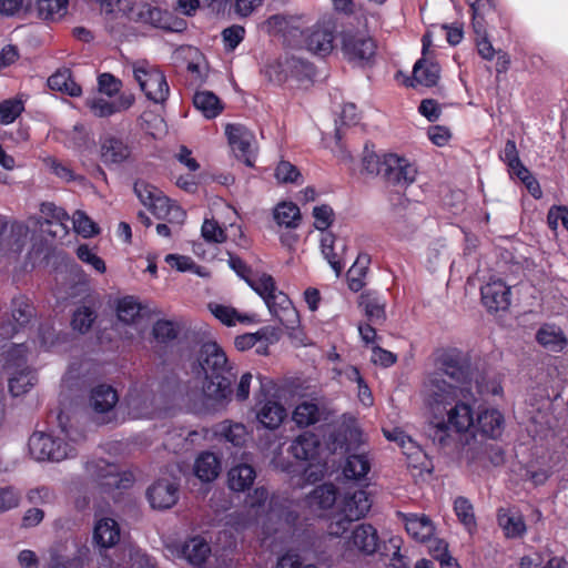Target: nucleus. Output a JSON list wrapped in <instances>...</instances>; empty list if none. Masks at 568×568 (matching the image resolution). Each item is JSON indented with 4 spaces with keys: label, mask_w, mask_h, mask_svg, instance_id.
<instances>
[{
    "label": "nucleus",
    "mask_w": 568,
    "mask_h": 568,
    "mask_svg": "<svg viewBox=\"0 0 568 568\" xmlns=\"http://www.w3.org/2000/svg\"><path fill=\"white\" fill-rule=\"evenodd\" d=\"M192 368L196 374L204 375L202 393L205 399L214 404L230 400L236 371L215 342H207L201 346Z\"/></svg>",
    "instance_id": "nucleus-1"
},
{
    "label": "nucleus",
    "mask_w": 568,
    "mask_h": 568,
    "mask_svg": "<svg viewBox=\"0 0 568 568\" xmlns=\"http://www.w3.org/2000/svg\"><path fill=\"white\" fill-rule=\"evenodd\" d=\"M63 437L42 432L33 433L29 438L30 455L38 462L59 463L77 456L74 443L84 439V434L77 429L61 428Z\"/></svg>",
    "instance_id": "nucleus-2"
},
{
    "label": "nucleus",
    "mask_w": 568,
    "mask_h": 568,
    "mask_svg": "<svg viewBox=\"0 0 568 568\" xmlns=\"http://www.w3.org/2000/svg\"><path fill=\"white\" fill-rule=\"evenodd\" d=\"M420 396L429 410L434 414H443L459 398L473 399L474 392L469 386H460L447 381L440 373L429 372L423 379Z\"/></svg>",
    "instance_id": "nucleus-3"
},
{
    "label": "nucleus",
    "mask_w": 568,
    "mask_h": 568,
    "mask_svg": "<svg viewBox=\"0 0 568 568\" xmlns=\"http://www.w3.org/2000/svg\"><path fill=\"white\" fill-rule=\"evenodd\" d=\"M433 361L435 366L433 373H440L444 378L447 377L460 386H469L471 392L474 390L477 382L468 353L457 347H442L433 353ZM476 387L478 388V385Z\"/></svg>",
    "instance_id": "nucleus-4"
},
{
    "label": "nucleus",
    "mask_w": 568,
    "mask_h": 568,
    "mask_svg": "<svg viewBox=\"0 0 568 568\" xmlns=\"http://www.w3.org/2000/svg\"><path fill=\"white\" fill-rule=\"evenodd\" d=\"M27 352L24 343L12 344L6 352L3 368L12 396L26 394L37 382L36 372L27 365Z\"/></svg>",
    "instance_id": "nucleus-5"
},
{
    "label": "nucleus",
    "mask_w": 568,
    "mask_h": 568,
    "mask_svg": "<svg viewBox=\"0 0 568 568\" xmlns=\"http://www.w3.org/2000/svg\"><path fill=\"white\" fill-rule=\"evenodd\" d=\"M133 77L146 99L154 103H163L170 94L166 78L158 65L149 61H136L132 65Z\"/></svg>",
    "instance_id": "nucleus-6"
},
{
    "label": "nucleus",
    "mask_w": 568,
    "mask_h": 568,
    "mask_svg": "<svg viewBox=\"0 0 568 568\" xmlns=\"http://www.w3.org/2000/svg\"><path fill=\"white\" fill-rule=\"evenodd\" d=\"M381 546L377 529L371 524H358L351 531L344 541V551L342 557L346 561H353L356 554L363 556H372L376 552L381 554Z\"/></svg>",
    "instance_id": "nucleus-7"
},
{
    "label": "nucleus",
    "mask_w": 568,
    "mask_h": 568,
    "mask_svg": "<svg viewBox=\"0 0 568 568\" xmlns=\"http://www.w3.org/2000/svg\"><path fill=\"white\" fill-rule=\"evenodd\" d=\"M85 474L103 490L125 489L133 483L130 473H120L119 466L104 459H92L85 463Z\"/></svg>",
    "instance_id": "nucleus-8"
},
{
    "label": "nucleus",
    "mask_w": 568,
    "mask_h": 568,
    "mask_svg": "<svg viewBox=\"0 0 568 568\" xmlns=\"http://www.w3.org/2000/svg\"><path fill=\"white\" fill-rule=\"evenodd\" d=\"M335 29L333 17L324 16L311 28L304 30L301 45L314 54L325 57L334 48Z\"/></svg>",
    "instance_id": "nucleus-9"
},
{
    "label": "nucleus",
    "mask_w": 568,
    "mask_h": 568,
    "mask_svg": "<svg viewBox=\"0 0 568 568\" xmlns=\"http://www.w3.org/2000/svg\"><path fill=\"white\" fill-rule=\"evenodd\" d=\"M371 506L368 494L363 489L345 495L341 505V518L331 523L329 534L339 536L345 532L349 523L363 518Z\"/></svg>",
    "instance_id": "nucleus-10"
},
{
    "label": "nucleus",
    "mask_w": 568,
    "mask_h": 568,
    "mask_svg": "<svg viewBox=\"0 0 568 568\" xmlns=\"http://www.w3.org/2000/svg\"><path fill=\"white\" fill-rule=\"evenodd\" d=\"M375 40L362 31H347L342 37V52L348 62L361 67L369 65L376 54Z\"/></svg>",
    "instance_id": "nucleus-11"
},
{
    "label": "nucleus",
    "mask_w": 568,
    "mask_h": 568,
    "mask_svg": "<svg viewBox=\"0 0 568 568\" xmlns=\"http://www.w3.org/2000/svg\"><path fill=\"white\" fill-rule=\"evenodd\" d=\"M305 24L304 16L273 14L263 23L271 36L281 37L291 47H301Z\"/></svg>",
    "instance_id": "nucleus-12"
},
{
    "label": "nucleus",
    "mask_w": 568,
    "mask_h": 568,
    "mask_svg": "<svg viewBox=\"0 0 568 568\" xmlns=\"http://www.w3.org/2000/svg\"><path fill=\"white\" fill-rule=\"evenodd\" d=\"M225 134L236 159L243 161L247 166H252L255 159L253 132L242 124H227Z\"/></svg>",
    "instance_id": "nucleus-13"
},
{
    "label": "nucleus",
    "mask_w": 568,
    "mask_h": 568,
    "mask_svg": "<svg viewBox=\"0 0 568 568\" xmlns=\"http://www.w3.org/2000/svg\"><path fill=\"white\" fill-rule=\"evenodd\" d=\"M166 549L174 558L184 559L194 567H202L211 556V546L201 536H193L181 544H171Z\"/></svg>",
    "instance_id": "nucleus-14"
},
{
    "label": "nucleus",
    "mask_w": 568,
    "mask_h": 568,
    "mask_svg": "<svg viewBox=\"0 0 568 568\" xmlns=\"http://www.w3.org/2000/svg\"><path fill=\"white\" fill-rule=\"evenodd\" d=\"M100 159L108 166L125 163L132 155V146L128 140L120 135L105 133L99 139Z\"/></svg>",
    "instance_id": "nucleus-15"
},
{
    "label": "nucleus",
    "mask_w": 568,
    "mask_h": 568,
    "mask_svg": "<svg viewBox=\"0 0 568 568\" xmlns=\"http://www.w3.org/2000/svg\"><path fill=\"white\" fill-rule=\"evenodd\" d=\"M384 165L382 178L392 185L407 186L415 181L417 170L405 158L396 154H384Z\"/></svg>",
    "instance_id": "nucleus-16"
},
{
    "label": "nucleus",
    "mask_w": 568,
    "mask_h": 568,
    "mask_svg": "<svg viewBox=\"0 0 568 568\" xmlns=\"http://www.w3.org/2000/svg\"><path fill=\"white\" fill-rule=\"evenodd\" d=\"M118 400L116 390L110 385L100 384L91 389L90 407L97 415L98 423L106 424L112 420Z\"/></svg>",
    "instance_id": "nucleus-17"
},
{
    "label": "nucleus",
    "mask_w": 568,
    "mask_h": 568,
    "mask_svg": "<svg viewBox=\"0 0 568 568\" xmlns=\"http://www.w3.org/2000/svg\"><path fill=\"white\" fill-rule=\"evenodd\" d=\"M265 304L280 323L290 331H294L300 324V315L288 296L275 290L265 301Z\"/></svg>",
    "instance_id": "nucleus-18"
},
{
    "label": "nucleus",
    "mask_w": 568,
    "mask_h": 568,
    "mask_svg": "<svg viewBox=\"0 0 568 568\" xmlns=\"http://www.w3.org/2000/svg\"><path fill=\"white\" fill-rule=\"evenodd\" d=\"M34 316V308L26 296L14 297L11 302V317L0 325V334L12 337L19 328L24 327Z\"/></svg>",
    "instance_id": "nucleus-19"
},
{
    "label": "nucleus",
    "mask_w": 568,
    "mask_h": 568,
    "mask_svg": "<svg viewBox=\"0 0 568 568\" xmlns=\"http://www.w3.org/2000/svg\"><path fill=\"white\" fill-rule=\"evenodd\" d=\"M179 484L174 479L161 478L146 490V497L156 509H169L179 498Z\"/></svg>",
    "instance_id": "nucleus-20"
},
{
    "label": "nucleus",
    "mask_w": 568,
    "mask_h": 568,
    "mask_svg": "<svg viewBox=\"0 0 568 568\" xmlns=\"http://www.w3.org/2000/svg\"><path fill=\"white\" fill-rule=\"evenodd\" d=\"M256 419L266 429H277L287 416L286 408L275 399L256 400Z\"/></svg>",
    "instance_id": "nucleus-21"
},
{
    "label": "nucleus",
    "mask_w": 568,
    "mask_h": 568,
    "mask_svg": "<svg viewBox=\"0 0 568 568\" xmlns=\"http://www.w3.org/2000/svg\"><path fill=\"white\" fill-rule=\"evenodd\" d=\"M120 536V526L113 518L102 517L95 521L92 540L100 552L114 547L119 542Z\"/></svg>",
    "instance_id": "nucleus-22"
},
{
    "label": "nucleus",
    "mask_w": 568,
    "mask_h": 568,
    "mask_svg": "<svg viewBox=\"0 0 568 568\" xmlns=\"http://www.w3.org/2000/svg\"><path fill=\"white\" fill-rule=\"evenodd\" d=\"M298 506L284 497L273 496L270 500L267 520L292 527L298 519Z\"/></svg>",
    "instance_id": "nucleus-23"
},
{
    "label": "nucleus",
    "mask_w": 568,
    "mask_h": 568,
    "mask_svg": "<svg viewBox=\"0 0 568 568\" xmlns=\"http://www.w3.org/2000/svg\"><path fill=\"white\" fill-rule=\"evenodd\" d=\"M480 293L483 304L491 312L510 305V288L501 280L488 282L481 286Z\"/></svg>",
    "instance_id": "nucleus-24"
},
{
    "label": "nucleus",
    "mask_w": 568,
    "mask_h": 568,
    "mask_svg": "<svg viewBox=\"0 0 568 568\" xmlns=\"http://www.w3.org/2000/svg\"><path fill=\"white\" fill-rule=\"evenodd\" d=\"M270 69L276 73V80L278 82L286 80L288 77L301 80L310 78L314 73V69L311 63L295 57L280 60L276 63L271 64Z\"/></svg>",
    "instance_id": "nucleus-25"
},
{
    "label": "nucleus",
    "mask_w": 568,
    "mask_h": 568,
    "mask_svg": "<svg viewBox=\"0 0 568 568\" xmlns=\"http://www.w3.org/2000/svg\"><path fill=\"white\" fill-rule=\"evenodd\" d=\"M362 443V432L354 418L344 419L338 429L332 435L334 449L349 453Z\"/></svg>",
    "instance_id": "nucleus-26"
},
{
    "label": "nucleus",
    "mask_w": 568,
    "mask_h": 568,
    "mask_svg": "<svg viewBox=\"0 0 568 568\" xmlns=\"http://www.w3.org/2000/svg\"><path fill=\"white\" fill-rule=\"evenodd\" d=\"M126 405L132 418H150L154 413V395L146 389H131Z\"/></svg>",
    "instance_id": "nucleus-27"
},
{
    "label": "nucleus",
    "mask_w": 568,
    "mask_h": 568,
    "mask_svg": "<svg viewBox=\"0 0 568 568\" xmlns=\"http://www.w3.org/2000/svg\"><path fill=\"white\" fill-rule=\"evenodd\" d=\"M475 400V396L473 399L459 398V400L452 405L449 410H446L448 423L456 432L463 433L467 432L469 428H474L475 419L470 403Z\"/></svg>",
    "instance_id": "nucleus-28"
},
{
    "label": "nucleus",
    "mask_w": 568,
    "mask_h": 568,
    "mask_svg": "<svg viewBox=\"0 0 568 568\" xmlns=\"http://www.w3.org/2000/svg\"><path fill=\"white\" fill-rule=\"evenodd\" d=\"M439 78H440L439 64L422 57L414 64L413 78H412V80H409L408 85H410L413 88H415L416 85L432 88L437 84Z\"/></svg>",
    "instance_id": "nucleus-29"
},
{
    "label": "nucleus",
    "mask_w": 568,
    "mask_h": 568,
    "mask_svg": "<svg viewBox=\"0 0 568 568\" xmlns=\"http://www.w3.org/2000/svg\"><path fill=\"white\" fill-rule=\"evenodd\" d=\"M504 417L497 409H486L478 414L474 429L488 438H497L503 433Z\"/></svg>",
    "instance_id": "nucleus-30"
},
{
    "label": "nucleus",
    "mask_w": 568,
    "mask_h": 568,
    "mask_svg": "<svg viewBox=\"0 0 568 568\" xmlns=\"http://www.w3.org/2000/svg\"><path fill=\"white\" fill-rule=\"evenodd\" d=\"M256 478V471L252 465L237 464L230 468L227 473V484L233 491H245L253 485Z\"/></svg>",
    "instance_id": "nucleus-31"
},
{
    "label": "nucleus",
    "mask_w": 568,
    "mask_h": 568,
    "mask_svg": "<svg viewBox=\"0 0 568 568\" xmlns=\"http://www.w3.org/2000/svg\"><path fill=\"white\" fill-rule=\"evenodd\" d=\"M318 447L317 436L305 432L292 442L288 450L298 460H311L317 455Z\"/></svg>",
    "instance_id": "nucleus-32"
},
{
    "label": "nucleus",
    "mask_w": 568,
    "mask_h": 568,
    "mask_svg": "<svg viewBox=\"0 0 568 568\" xmlns=\"http://www.w3.org/2000/svg\"><path fill=\"white\" fill-rule=\"evenodd\" d=\"M403 517L406 531L418 541L428 540L433 532L434 527L430 519L424 515L416 514H400Z\"/></svg>",
    "instance_id": "nucleus-33"
},
{
    "label": "nucleus",
    "mask_w": 568,
    "mask_h": 568,
    "mask_svg": "<svg viewBox=\"0 0 568 568\" xmlns=\"http://www.w3.org/2000/svg\"><path fill=\"white\" fill-rule=\"evenodd\" d=\"M536 339L551 352H561L568 343L561 328L551 324L542 325L536 334Z\"/></svg>",
    "instance_id": "nucleus-34"
},
{
    "label": "nucleus",
    "mask_w": 568,
    "mask_h": 568,
    "mask_svg": "<svg viewBox=\"0 0 568 568\" xmlns=\"http://www.w3.org/2000/svg\"><path fill=\"white\" fill-rule=\"evenodd\" d=\"M136 21L151 24L155 28L170 29V16L166 11L150 4H141L134 11Z\"/></svg>",
    "instance_id": "nucleus-35"
},
{
    "label": "nucleus",
    "mask_w": 568,
    "mask_h": 568,
    "mask_svg": "<svg viewBox=\"0 0 568 568\" xmlns=\"http://www.w3.org/2000/svg\"><path fill=\"white\" fill-rule=\"evenodd\" d=\"M216 434L235 447H242L248 439L246 426L242 423L224 420L217 425Z\"/></svg>",
    "instance_id": "nucleus-36"
},
{
    "label": "nucleus",
    "mask_w": 568,
    "mask_h": 568,
    "mask_svg": "<svg viewBox=\"0 0 568 568\" xmlns=\"http://www.w3.org/2000/svg\"><path fill=\"white\" fill-rule=\"evenodd\" d=\"M359 306L373 324H382L386 320L385 301L376 293H364L361 295Z\"/></svg>",
    "instance_id": "nucleus-37"
},
{
    "label": "nucleus",
    "mask_w": 568,
    "mask_h": 568,
    "mask_svg": "<svg viewBox=\"0 0 568 568\" xmlns=\"http://www.w3.org/2000/svg\"><path fill=\"white\" fill-rule=\"evenodd\" d=\"M220 469V460L213 453H202L195 459L194 474L202 481L214 480L219 476Z\"/></svg>",
    "instance_id": "nucleus-38"
},
{
    "label": "nucleus",
    "mask_w": 568,
    "mask_h": 568,
    "mask_svg": "<svg viewBox=\"0 0 568 568\" xmlns=\"http://www.w3.org/2000/svg\"><path fill=\"white\" fill-rule=\"evenodd\" d=\"M48 87L53 91H59L70 97H79L82 93L81 87L72 79L69 69L58 70L49 77Z\"/></svg>",
    "instance_id": "nucleus-39"
},
{
    "label": "nucleus",
    "mask_w": 568,
    "mask_h": 568,
    "mask_svg": "<svg viewBox=\"0 0 568 568\" xmlns=\"http://www.w3.org/2000/svg\"><path fill=\"white\" fill-rule=\"evenodd\" d=\"M193 104L206 119H214L223 111L222 102L211 91H197Z\"/></svg>",
    "instance_id": "nucleus-40"
},
{
    "label": "nucleus",
    "mask_w": 568,
    "mask_h": 568,
    "mask_svg": "<svg viewBox=\"0 0 568 568\" xmlns=\"http://www.w3.org/2000/svg\"><path fill=\"white\" fill-rule=\"evenodd\" d=\"M274 220L280 226L296 229L301 223L300 207L293 202H281L274 209Z\"/></svg>",
    "instance_id": "nucleus-41"
},
{
    "label": "nucleus",
    "mask_w": 568,
    "mask_h": 568,
    "mask_svg": "<svg viewBox=\"0 0 568 568\" xmlns=\"http://www.w3.org/2000/svg\"><path fill=\"white\" fill-rule=\"evenodd\" d=\"M371 470V460L364 453L349 454L343 468V474L348 479L359 480Z\"/></svg>",
    "instance_id": "nucleus-42"
},
{
    "label": "nucleus",
    "mask_w": 568,
    "mask_h": 568,
    "mask_svg": "<svg viewBox=\"0 0 568 568\" xmlns=\"http://www.w3.org/2000/svg\"><path fill=\"white\" fill-rule=\"evenodd\" d=\"M307 505L312 508L328 509L336 501V488L332 484H323L307 496Z\"/></svg>",
    "instance_id": "nucleus-43"
},
{
    "label": "nucleus",
    "mask_w": 568,
    "mask_h": 568,
    "mask_svg": "<svg viewBox=\"0 0 568 568\" xmlns=\"http://www.w3.org/2000/svg\"><path fill=\"white\" fill-rule=\"evenodd\" d=\"M134 193L139 197L140 202L152 213L155 212V205L160 204V200H165L166 197L156 186L142 180L134 183Z\"/></svg>",
    "instance_id": "nucleus-44"
},
{
    "label": "nucleus",
    "mask_w": 568,
    "mask_h": 568,
    "mask_svg": "<svg viewBox=\"0 0 568 568\" xmlns=\"http://www.w3.org/2000/svg\"><path fill=\"white\" fill-rule=\"evenodd\" d=\"M497 519L508 538L520 537L526 530L524 519L519 514L499 509Z\"/></svg>",
    "instance_id": "nucleus-45"
},
{
    "label": "nucleus",
    "mask_w": 568,
    "mask_h": 568,
    "mask_svg": "<svg viewBox=\"0 0 568 568\" xmlns=\"http://www.w3.org/2000/svg\"><path fill=\"white\" fill-rule=\"evenodd\" d=\"M369 262L371 258L368 254H358L356 261L347 272L348 287L351 291L358 292L364 287V278L366 276Z\"/></svg>",
    "instance_id": "nucleus-46"
},
{
    "label": "nucleus",
    "mask_w": 568,
    "mask_h": 568,
    "mask_svg": "<svg viewBox=\"0 0 568 568\" xmlns=\"http://www.w3.org/2000/svg\"><path fill=\"white\" fill-rule=\"evenodd\" d=\"M39 18L48 21L61 19L68 9V0H36Z\"/></svg>",
    "instance_id": "nucleus-47"
},
{
    "label": "nucleus",
    "mask_w": 568,
    "mask_h": 568,
    "mask_svg": "<svg viewBox=\"0 0 568 568\" xmlns=\"http://www.w3.org/2000/svg\"><path fill=\"white\" fill-rule=\"evenodd\" d=\"M400 542L402 540L398 537H392L383 544L381 556L389 557L386 568H409L408 560L400 554Z\"/></svg>",
    "instance_id": "nucleus-48"
},
{
    "label": "nucleus",
    "mask_w": 568,
    "mask_h": 568,
    "mask_svg": "<svg viewBox=\"0 0 568 568\" xmlns=\"http://www.w3.org/2000/svg\"><path fill=\"white\" fill-rule=\"evenodd\" d=\"M292 418L300 427H307L320 420L321 410L315 403L303 402L295 407Z\"/></svg>",
    "instance_id": "nucleus-49"
},
{
    "label": "nucleus",
    "mask_w": 568,
    "mask_h": 568,
    "mask_svg": "<svg viewBox=\"0 0 568 568\" xmlns=\"http://www.w3.org/2000/svg\"><path fill=\"white\" fill-rule=\"evenodd\" d=\"M160 204L155 205L153 213L158 219L166 220L172 224H182L185 220V212L179 205L173 203L168 196L165 200H160Z\"/></svg>",
    "instance_id": "nucleus-50"
},
{
    "label": "nucleus",
    "mask_w": 568,
    "mask_h": 568,
    "mask_svg": "<svg viewBox=\"0 0 568 568\" xmlns=\"http://www.w3.org/2000/svg\"><path fill=\"white\" fill-rule=\"evenodd\" d=\"M40 212L42 215H44V223L45 225H58L61 227V233H67V225L65 223L69 221L68 213L62 209L57 206L52 202H43L40 206Z\"/></svg>",
    "instance_id": "nucleus-51"
},
{
    "label": "nucleus",
    "mask_w": 568,
    "mask_h": 568,
    "mask_svg": "<svg viewBox=\"0 0 568 568\" xmlns=\"http://www.w3.org/2000/svg\"><path fill=\"white\" fill-rule=\"evenodd\" d=\"M209 308L217 320L227 326H233L236 322L244 323L250 321L248 316L239 314L237 311L231 306L210 303Z\"/></svg>",
    "instance_id": "nucleus-52"
},
{
    "label": "nucleus",
    "mask_w": 568,
    "mask_h": 568,
    "mask_svg": "<svg viewBox=\"0 0 568 568\" xmlns=\"http://www.w3.org/2000/svg\"><path fill=\"white\" fill-rule=\"evenodd\" d=\"M454 510L459 521L468 531L476 527V519L471 503L465 497H457L454 501Z\"/></svg>",
    "instance_id": "nucleus-53"
},
{
    "label": "nucleus",
    "mask_w": 568,
    "mask_h": 568,
    "mask_svg": "<svg viewBox=\"0 0 568 568\" xmlns=\"http://www.w3.org/2000/svg\"><path fill=\"white\" fill-rule=\"evenodd\" d=\"M403 454L407 457L408 465L417 468H425L426 454L423 452L422 447L410 437L408 436L403 444L400 445Z\"/></svg>",
    "instance_id": "nucleus-54"
},
{
    "label": "nucleus",
    "mask_w": 568,
    "mask_h": 568,
    "mask_svg": "<svg viewBox=\"0 0 568 568\" xmlns=\"http://www.w3.org/2000/svg\"><path fill=\"white\" fill-rule=\"evenodd\" d=\"M118 317L121 322L131 324L141 313L140 303L132 296H125L118 303Z\"/></svg>",
    "instance_id": "nucleus-55"
},
{
    "label": "nucleus",
    "mask_w": 568,
    "mask_h": 568,
    "mask_svg": "<svg viewBox=\"0 0 568 568\" xmlns=\"http://www.w3.org/2000/svg\"><path fill=\"white\" fill-rule=\"evenodd\" d=\"M334 242L335 237L332 233H324L321 237V250L325 260L329 263L331 267L334 270L335 274L338 276L344 267L341 261L337 258L334 253Z\"/></svg>",
    "instance_id": "nucleus-56"
},
{
    "label": "nucleus",
    "mask_w": 568,
    "mask_h": 568,
    "mask_svg": "<svg viewBox=\"0 0 568 568\" xmlns=\"http://www.w3.org/2000/svg\"><path fill=\"white\" fill-rule=\"evenodd\" d=\"M87 106L98 118H108L119 112V106L115 102H111L101 97H93L85 101Z\"/></svg>",
    "instance_id": "nucleus-57"
},
{
    "label": "nucleus",
    "mask_w": 568,
    "mask_h": 568,
    "mask_svg": "<svg viewBox=\"0 0 568 568\" xmlns=\"http://www.w3.org/2000/svg\"><path fill=\"white\" fill-rule=\"evenodd\" d=\"M152 334L158 342L168 343L178 337L179 327L172 321L159 320L153 325Z\"/></svg>",
    "instance_id": "nucleus-58"
},
{
    "label": "nucleus",
    "mask_w": 568,
    "mask_h": 568,
    "mask_svg": "<svg viewBox=\"0 0 568 568\" xmlns=\"http://www.w3.org/2000/svg\"><path fill=\"white\" fill-rule=\"evenodd\" d=\"M24 105L20 99H8L0 103V123L10 124L23 112Z\"/></svg>",
    "instance_id": "nucleus-59"
},
{
    "label": "nucleus",
    "mask_w": 568,
    "mask_h": 568,
    "mask_svg": "<svg viewBox=\"0 0 568 568\" xmlns=\"http://www.w3.org/2000/svg\"><path fill=\"white\" fill-rule=\"evenodd\" d=\"M74 231L83 237H91L99 233L98 225L83 212L75 211L72 217Z\"/></svg>",
    "instance_id": "nucleus-60"
},
{
    "label": "nucleus",
    "mask_w": 568,
    "mask_h": 568,
    "mask_svg": "<svg viewBox=\"0 0 568 568\" xmlns=\"http://www.w3.org/2000/svg\"><path fill=\"white\" fill-rule=\"evenodd\" d=\"M450 425L449 423H445L444 420H439L436 423H429L426 428V434L428 438L433 440L434 444H437L440 447H445L449 444L450 440Z\"/></svg>",
    "instance_id": "nucleus-61"
},
{
    "label": "nucleus",
    "mask_w": 568,
    "mask_h": 568,
    "mask_svg": "<svg viewBox=\"0 0 568 568\" xmlns=\"http://www.w3.org/2000/svg\"><path fill=\"white\" fill-rule=\"evenodd\" d=\"M21 491L17 487H0V514L18 508L21 503Z\"/></svg>",
    "instance_id": "nucleus-62"
},
{
    "label": "nucleus",
    "mask_w": 568,
    "mask_h": 568,
    "mask_svg": "<svg viewBox=\"0 0 568 568\" xmlns=\"http://www.w3.org/2000/svg\"><path fill=\"white\" fill-rule=\"evenodd\" d=\"M95 317L93 310L88 306H81L73 313L71 325L74 331L83 334L91 328Z\"/></svg>",
    "instance_id": "nucleus-63"
},
{
    "label": "nucleus",
    "mask_w": 568,
    "mask_h": 568,
    "mask_svg": "<svg viewBox=\"0 0 568 568\" xmlns=\"http://www.w3.org/2000/svg\"><path fill=\"white\" fill-rule=\"evenodd\" d=\"M246 283L254 290L264 301L276 290L274 278L268 274H262L256 278H246Z\"/></svg>",
    "instance_id": "nucleus-64"
}]
</instances>
